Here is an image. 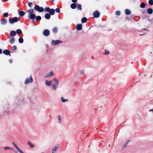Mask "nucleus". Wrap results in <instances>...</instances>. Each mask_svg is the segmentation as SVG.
Wrapping results in <instances>:
<instances>
[{"label": "nucleus", "mask_w": 153, "mask_h": 153, "mask_svg": "<svg viewBox=\"0 0 153 153\" xmlns=\"http://www.w3.org/2000/svg\"><path fill=\"white\" fill-rule=\"evenodd\" d=\"M52 87L53 90H56L58 86L59 81L57 79L54 78L52 80Z\"/></svg>", "instance_id": "f257e3e1"}, {"label": "nucleus", "mask_w": 153, "mask_h": 153, "mask_svg": "<svg viewBox=\"0 0 153 153\" xmlns=\"http://www.w3.org/2000/svg\"><path fill=\"white\" fill-rule=\"evenodd\" d=\"M34 9L35 10L39 12H42L44 10L43 7H40L39 5H36L35 6Z\"/></svg>", "instance_id": "f03ea898"}, {"label": "nucleus", "mask_w": 153, "mask_h": 153, "mask_svg": "<svg viewBox=\"0 0 153 153\" xmlns=\"http://www.w3.org/2000/svg\"><path fill=\"white\" fill-rule=\"evenodd\" d=\"M18 19L17 17H14L12 19H9V23L11 24H13L15 22H16L18 21Z\"/></svg>", "instance_id": "7ed1b4c3"}, {"label": "nucleus", "mask_w": 153, "mask_h": 153, "mask_svg": "<svg viewBox=\"0 0 153 153\" xmlns=\"http://www.w3.org/2000/svg\"><path fill=\"white\" fill-rule=\"evenodd\" d=\"M62 42V41L59 40H52L51 42V44L52 45H55Z\"/></svg>", "instance_id": "20e7f679"}, {"label": "nucleus", "mask_w": 153, "mask_h": 153, "mask_svg": "<svg viewBox=\"0 0 153 153\" xmlns=\"http://www.w3.org/2000/svg\"><path fill=\"white\" fill-rule=\"evenodd\" d=\"M33 81V79L32 76L31 75L30 78H27L26 79L25 84H26L29 83H31Z\"/></svg>", "instance_id": "39448f33"}, {"label": "nucleus", "mask_w": 153, "mask_h": 153, "mask_svg": "<svg viewBox=\"0 0 153 153\" xmlns=\"http://www.w3.org/2000/svg\"><path fill=\"white\" fill-rule=\"evenodd\" d=\"M59 147L58 144H56L52 149V153H56Z\"/></svg>", "instance_id": "423d86ee"}, {"label": "nucleus", "mask_w": 153, "mask_h": 153, "mask_svg": "<svg viewBox=\"0 0 153 153\" xmlns=\"http://www.w3.org/2000/svg\"><path fill=\"white\" fill-rule=\"evenodd\" d=\"M100 13L98 10H96L94 12L93 15L95 18H98L100 16Z\"/></svg>", "instance_id": "0eeeda50"}, {"label": "nucleus", "mask_w": 153, "mask_h": 153, "mask_svg": "<svg viewBox=\"0 0 153 153\" xmlns=\"http://www.w3.org/2000/svg\"><path fill=\"white\" fill-rule=\"evenodd\" d=\"M54 75V73L52 71H51L47 73L45 76V78H49L52 76Z\"/></svg>", "instance_id": "6e6552de"}, {"label": "nucleus", "mask_w": 153, "mask_h": 153, "mask_svg": "<svg viewBox=\"0 0 153 153\" xmlns=\"http://www.w3.org/2000/svg\"><path fill=\"white\" fill-rule=\"evenodd\" d=\"M28 17L30 19L32 20L33 21H34L36 17V15L33 13L32 14H28Z\"/></svg>", "instance_id": "1a4fd4ad"}, {"label": "nucleus", "mask_w": 153, "mask_h": 153, "mask_svg": "<svg viewBox=\"0 0 153 153\" xmlns=\"http://www.w3.org/2000/svg\"><path fill=\"white\" fill-rule=\"evenodd\" d=\"M43 34L45 36H48L49 35L50 32L48 30H45L43 32Z\"/></svg>", "instance_id": "9d476101"}, {"label": "nucleus", "mask_w": 153, "mask_h": 153, "mask_svg": "<svg viewBox=\"0 0 153 153\" xmlns=\"http://www.w3.org/2000/svg\"><path fill=\"white\" fill-rule=\"evenodd\" d=\"M13 144L15 148H16L17 150L20 153H24V152L21 150L15 144L14 142H13Z\"/></svg>", "instance_id": "9b49d317"}, {"label": "nucleus", "mask_w": 153, "mask_h": 153, "mask_svg": "<svg viewBox=\"0 0 153 153\" xmlns=\"http://www.w3.org/2000/svg\"><path fill=\"white\" fill-rule=\"evenodd\" d=\"M3 53L4 54L6 55H10V51L8 50H4L3 51Z\"/></svg>", "instance_id": "f8f14e48"}, {"label": "nucleus", "mask_w": 153, "mask_h": 153, "mask_svg": "<svg viewBox=\"0 0 153 153\" xmlns=\"http://www.w3.org/2000/svg\"><path fill=\"white\" fill-rule=\"evenodd\" d=\"M82 25L81 24L77 25L76 26V29L78 30H82Z\"/></svg>", "instance_id": "ddd939ff"}, {"label": "nucleus", "mask_w": 153, "mask_h": 153, "mask_svg": "<svg viewBox=\"0 0 153 153\" xmlns=\"http://www.w3.org/2000/svg\"><path fill=\"white\" fill-rule=\"evenodd\" d=\"M16 34V31L14 30H12L10 32V36L13 37L15 36Z\"/></svg>", "instance_id": "4468645a"}, {"label": "nucleus", "mask_w": 153, "mask_h": 153, "mask_svg": "<svg viewBox=\"0 0 153 153\" xmlns=\"http://www.w3.org/2000/svg\"><path fill=\"white\" fill-rule=\"evenodd\" d=\"M7 22L6 19H4L1 21V25H5Z\"/></svg>", "instance_id": "2eb2a0df"}, {"label": "nucleus", "mask_w": 153, "mask_h": 153, "mask_svg": "<svg viewBox=\"0 0 153 153\" xmlns=\"http://www.w3.org/2000/svg\"><path fill=\"white\" fill-rule=\"evenodd\" d=\"M52 82V81H49L46 80L45 81V84L47 85L50 86L51 85Z\"/></svg>", "instance_id": "dca6fc26"}, {"label": "nucleus", "mask_w": 153, "mask_h": 153, "mask_svg": "<svg viewBox=\"0 0 153 153\" xmlns=\"http://www.w3.org/2000/svg\"><path fill=\"white\" fill-rule=\"evenodd\" d=\"M147 12L149 14H151L153 13V10L152 8H149L147 9Z\"/></svg>", "instance_id": "f3484780"}, {"label": "nucleus", "mask_w": 153, "mask_h": 153, "mask_svg": "<svg viewBox=\"0 0 153 153\" xmlns=\"http://www.w3.org/2000/svg\"><path fill=\"white\" fill-rule=\"evenodd\" d=\"M49 13L51 15H53L55 14V10L53 9H51L49 11Z\"/></svg>", "instance_id": "a211bd4d"}, {"label": "nucleus", "mask_w": 153, "mask_h": 153, "mask_svg": "<svg viewBox=\"0 0 153 153\" xmlns=\"http://www.w3.org/2000/svg\"><path fill=\"white\" fill-rule=\"evenodd\" d=\"M50 15L48 13H46L45 16V18L47 19H49L50 18Z\"/></svg>", "instance_id": "6ab92c4d"}, {"label": "nucleus", "mask_w": 153, "mask_h": 153, "mask_svg": "<svg viewBox=\"0 0 153 153\" xmlns=\"http://www.w3.org/2000/svg\"><path fill=\"white\" fill-rule=\"evenodd\" d=\"M15 41V39L13 37H12L9 40V42L11 44H13Z\"/></svg>", "instance_id": "aec40b11"}, {"label": "nucleus", "mask_w": 153, "mask_h": 153, "mask_svg": "<svg viewBox=\"0 0 153 153\" xmlns=\"http://www.w3.org/2000/svg\"><path fill=\"white\" fill-rule=\"evenodd\" d=\"M87 21V19L86 17H83L81 19V22L82 23H84Z\"/></svg>", "instance_id": "412c9836"}, {"label": "nucleus", "mask_w": 153, "mask_h": 153, "mask_svg": "<svg viewBox=\"0 0 153 153\" xmlns=\"http://www.w3.org/2000/svg\"><path fill=\"white\" fill-rule=\"evenodd\" d=\"M27 143L31 148H33L35 146V145L30 141L28 142Z\"/></svg>", "instance_id": "4be33fe9"}, {"label": "nucleus", "mask_w": 153, "mask_h": 153, "mask_svg": "<svg viewBox=\"0 0 153 153\" xmlns=\"http://www.w3.org/2000/svg\"><path fill=\"white\" fill-rule=\"evenodd\" d=\"M76 7V5L75 3H72L71 5V7L72 9H75Z\"/></svg>", "instance_id": "5701e85b"}, {"label": "nucleus", "mask_w": 153, "mask_h": 153, "mask_svg": "<svg viewBox=\"0 0 153 153\" xmlns=\"http://www.w3.org/2000/svg\"><path fill=\"white\" fill-rule=\"evenodd\" d=\"M146 4L144 2H142L141 3L140 7L141 8H144L146 7Z\"/></svg>", "instance_id": "b1692460"}, {"label": "nucleus", "mask_w": 153, "mask_h": 153, "mask_svg": "<svg viewBox=\"0 0 153 153\" xmlns=\"http://www.w3.org/2000/svg\"><path fill=\"white\" fill-rule=\"evenodd\" d=\"M25 13L23 11H20L19 13V15L20 16H23L25 15Z\"/></svg>", "instance_id": "393cba45"}, {"label": "nucleus", "mask_w": 153, "mask_h": 153, "mask_svg": "<svg viewBox=\"0 0 153 153\" xmlns=\"http://www.w3.org/2000/svg\"><path fill=\"white\" fill-rule=\"evenodd\" d=\"M61 101L63 102H68V99H65L63 97H61Z\"/></svg>", "instance_id": "a878e982"}, {"label": "nucleus", "mask_w": 153, "mask_h": 153, "mask_svg": "<svg viewBox=\"0 0 153 153\" xmlns=\"http://www.w3.org/2000/svg\"><path fill=\"white\" fill-rule=\"evenodd\" d=\"M126 14V15H129L131 14V12L130 10L128 9H126L125 10Z\"/></svg>", "instance_id": "bb28decb"}, {"label": "nucleus", "mask_w": 153, "mask_h": 153, "mask_svg": "<svg viewBox=\"0 0 153 153\" xmlns=\"http://www.w3.org/2000/svg\"><path fill=\"white\" fill-rule=\"evenodd\" d=\"M35 18L36 19V20L37 21H39L41 19V17L39 16H36Z\"/></svg>", "instance_id": "cd10ccee"}, {"label": "nucleus", "mask_w": 153, "mask_h": 153, "mask_svg": "<svg viewBox=\"0 0 153 153\" xmlns=\"http://www.w3.org/2000/svg\"><path fill=\"white\" fill-rule=\"evenodd\" d=\"M33 9H30L27 10L28 14H32L33 13Z\"/></svg>", "instance_id": "c85d7f7f"}, {"label": "nucleus", "mask_w": 153, "mask_h": 153, "mask_svg": "<svg viewBox=\"0 0 153 153\" xmlns=\"http://www.w3.org/2000/svg\"><path fill=\"white\" fill-rule=\"evenodd\" d=\"M16 33L20 34L22 33V31L20 29H18L16 30Z\"/></svg>", "instance_id": "c756f323"}, {"label": "nucleus", "mask_w": 153, "mask_h": 153, "mask_svg": "<svg viewBox=\"0 0 153 153\" xmlns=\"http://www.w3.org/2000/svg\"><path fill=\"white\" fill-rule=\"evenodd\" d=\"M77 9H78L79 10H82V6L80 4H78L77 5Z\"/></svg>", "instance_id": "7c9ffc66"}, {"label": "nucleus", "mask_w": 153, "mask_h": 153, "mask_svg": "<svg viewBox=\"0 0 153 153\" xmlns=\"http://www.w3.org/2000/svg\"><path fill=\"white\" fill-rule=\"evenodd\" d=\"M52 31L54 33H56L57 31V28L56 27L53 28L52 30Z\"/></svg>", "instance_id": "2f4dec72"}, {"label": "nucleus", "mask_w": 153, "mask_h": 153, "mask_svg": "<svg viewBox=\"0 0 153 153\" xmlns=\"http://www.w3.org/2000/svg\"><path fill=\"white\" fill-rule=\"evenodd\" d=\"M19 42L20 43H22L23 42V39L22 38H20L19 39Z\"/></svg>", "instance_id": "473e14b6"}, {"label": "nucleus", "mask_w": 153, "mask_h": 153, "mask_svg": "<svg viewBox=\"0 0 153 153\" xmlns=\"http://www.w3.org/2000/svg\"><path fill=\"white\" fill-rule=\"evenodd\" d=\"M58 123H61L62 122L61 117L60 116H58Z\"/></svg>", "instance_id": "72a5a7b5"}, {"label": "nucleus", "mask_w": 153, "mask_h": 153, "mask_svg": "<svg viewBox=\"0 0 153 153\" xmlns=\"http://www.w3.org/2000/svg\"><path fill=\"white\" fill-rule=\"evenodd\" d=\"M50 8L49 7H46L45 9H44V10L46 12H49V11L50 10Z\"/></svg>", "instance_id": "f704fd0d"}, {"label": "nucleus", "mask_w": 153, "mask_h": 153, "mask_svg": "<svg viewBox=\"0 0 153 153\" xmlns=\"http://www.w3.org/2000/svg\"><path fill=\"white\" fill-rule=\"evenodd\" d=\"M4 149L6 150H12L13 149L12 148L8 147H4Z\"/></svg>", "instance_id": "c9c22d12"}, {"label": "nucleus", "mask_w": 153, "mask_h": 153, "mask_svg": "<svg viewBox=\"0 0 153 153\" xmlns=\"http://www.w3.org/2000/svg\"><path fill=\"white\" fill-rule=\"evenodd\" d=\"M3 16L5 17H7L8 16V14L7 13H5L3 14Z\"/></svg>", "instance_id": "e433bc0d"}, {"label": "nucleus", "mask_w": 153, "mask_h": 153, "mask_svg": "<svg viewBox=\"0 0 153 153\" xmlns=\"http://www.w3.org/2000/svg\"><path fill=\"white\" fill-rule=\"evenodd\" d=\"M149 3L150 5H153V0H149Z\"/></svg>", "instance_id": "4c0bfd02"}, {"label": "nucleus", "mask_w": 153, "mask_h": 153, "mask_svg": "<svg viewBox=\"0 0 153 153\" xmlns=\"http://www.w3.org/2000/svg\"><path fill=\"white\" fill-rule=\"evenodd\" d=\"M116 14L117 15L120 16V11H117L116 12Z\"/></svg>", "instance_id": "58836bf2"}, {"label": "nucleus", "mask_w": 153, "mask_h": 153, "mask_svg": "<svg viewBox=\"0 0 153 153\" xmlns=\"http://www.w3.org/2000/svg\"><path fill=\"white\" fill-rule=\"evenodd\" d=\"M55 10L56 11V12L57 13H59L60 11L59 9L58 8H56V9Z\"/></svg>", "instance_id": "ea45409f"}, {"label": "nucleus", "mask_w": 153, "mask_h": 153, "mask_svg": "<svg viewBox=\"0 0 153 153\" xmlns=\"http://www.w3.org/2000/svg\"><path fill=\"white\" fill-rule=\"evenodd\" d=\"M28 5L29 7H31L32 5V3L31 2H30L28 3Z\"/></svg>", "instance_id": "a19ab883"}, {"label": "nucleus", "mask_w": 153, "mask_h": 153, "mask_svg": "<svg viewBox=\"0 0 153 153\" xmlns=\"http://www.w3.org/2000/svg\"><path fill=\"white\" fill-rule=\"evenodd\" d=\"M84 70H81L80 72V73L82 75L84 74Z\"/></svg>", "instance_id": "79ce46f5"}, {"label": "nucleus", "mask_w": 153, "mask_h": 153, "mask_svg": "<svg viewBox=\"0 0 153 153\" xmlns=\"http://www.w3.org/2000/svg\"><path fill=\"white\" fill-rule=\"evenodd\" d=\"M105 54H108L109 53V52L108 51H105Z\"/></svg>", "instance_id": "37998d69"}, {"label": "nucleus", "mask_w": 153, "mask_h": 153, "mask_svg": "<svg viewBox=\"0 0 153 153\" xmlns=\"http://www.w3.org/2000/svg\"><path fill=\"white\" fill-rule=\"evenodd\" d=\"M130 141V140L128 141L126 143V144H125V146H124V147H126L127 146V145L128 144V143H129V142Z\"/></svg>", "instance_id": "c03bdc74"}, {"label": "nucleus", "mask_w": 153, "mask_h": 153, "mask_svg": "<svg viewBox=\"0 0 153 153\" xmlns=\"http://www.w3.org/2000/svg\"><path fill=\"white\" fill-rule=\"evenodd\" d=\"M13 48L15 50H16L17 49V47L16 45H14L13 46Z\"/></svg>", "instance_id": "a18cd8bd"}, {"label": "nucleus", "mask_w": 153, "mask_h": 153, "mask_svg": "<svg viewBox=\"0 0 153 153\" xmlns=\"http://www.w3.org/2000/svg\"><path fill=\"white\" fill-rule=\"evenodd\" d=\"M77 1V0H72V1L73 3H75Z\"/></svg>", "instance_id": "49530a36"}, {"label": "nucleus", "mask_w": 153, "mask_h": 153, "mask_svg": "<svg viewBox=\"0 0 153 153\" xmlns=\"http://www.w3.org/2000/svg\"><path fill=\"white\" fill-rule=\"evenodd\" d=\"M2 51L1 49H0V54L1 53H2Z\"/></svg>", "instance_id": "de8ad7c7"}, {"label": "nucleus", "mask_w": 153, "mask_h": 153, "mask_svg": "<svg viewBox=\"0 0 153 153\" xmlns=\"http://www.w3.org/2000/svg\"><path fill=\"white\" fill-rule=\"evenodd\" d=\"M9 62H10V63H12V60H9Z\"/></svg>", "instance_id": "09e8293b"}, {"label": "nucleus", "mask_w": 153, "mask_h": 153, "mask_svg": "<svg viewBox=\"0 0 153 153\" xmlns=\"http://www.w3.org/2000/svg\"><path fill=\"white\" fill-rule=\"evenodd\" d=\"M150 111H153V108L149 110Z\"/></svg>", "instance_id": "8fccbe9b"}, {"label": "nucleus", "mask_w": 153, "mask_h": 153, "mask_svg": "<svg viewBox=\"0 0 153 153\" xmlns=\"http://www.w3.org/2000/svg\"><path fill=\"white\" fill-rule=\"evenodd\" d=\"M144 30H147V29L146 28H144Z\"/></svg>", "instance_id": "3c124183"}, {"label": "nucleus", "mask_w": 153, "mask_h": 153, "mask_svg": "<svg viewBox=\"0 0 153 153\" xmlns=\"http://www.w3.org/2000/svg\"><path fill=\"white\" fill-rule=\"evenodd\" d=\"M51 1L53 2L54 1V0H51Z\"/></svg>", "instance_id": "603ef678"}, {"label": "nucleus", "mask_w": 153, "mask_h": 153, "mask_svg": "<svg viewBox=\"0 0 153 153\" xmlns=\"http://www.w3.org/2000/svg\"><path fill=\"white\" fill-rule=\"evenodd\" d=\"M8 0H5V1H8Z\"/></svg>", "instance_id": "864d4df0"}, {"label": "nucleus", "mask_w": 153, "mask_h": 153, "mask_svg": "<svg viewBox=\"0 0 153 153\" xmlns=\"http://www.w3.org/2000/svg\"><path fill=\"white\" fill-rule=\"evenodd\" d=\"M144 34H140V35L141 36V35H143Z\"/></svg>", "instance_id": "5fc2aeb1"}, {"label": "nucleus", "mask_w": 153, "mask_h": 153, "mask_svg": "<svg viewBox=\"0 0 153 153\" xmlns=\"http://www.w3.org/2000/svg\"><path fill=\"white\" fill-rule=\"evenodd\" d=\"M16 153H17V152H16Z\"/></svg>", "instance_id": "6e6d98bb"}]
</instances>
